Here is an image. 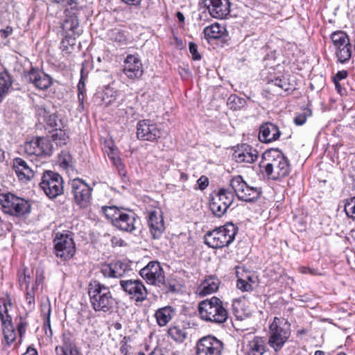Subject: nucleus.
Masks as SVG:
<instances>
[{"label":"nucleus","mask_w":355,"mask_h":355,"mask_svg":"<svg viewBox=\"0 0 355 355\" xmlns=\"http://www.w3.org/2000/svg\"><path fill=\"white\" fill-rule=\"evenodd\" d=\"M260 168L270 179L276 180L287 176L291 171L288 159L278 149L271 148L262 154Z\"/></svg>","instance_id":"f257e3e1"},{"label":"nucleus","mask_w":355,"mask_h":355,"mask_svg":"<svg viewBox=\"0 0 355 355\" xmlns=\"http://www.w3.org/2000/svg\"><path fill=\"white\" fill-rule=\"evenodd\" d=\"M87 293L91 306L96 312L110 313L113 310L115 299L108 286L92 280L88 284Z\"/></svg>","instance_id":"f03ea898"},{"label":"nucleus","mask_w":355,"mask_h":355,"mask_svg":"<svg viewBox=\"0 0 355 355\" xmlns=\"http://www.w3.org/2000/svg\"><path fill=\"white\" fill-rule=\"evenodd\" d=\"M101 211L113 226L119 230L132 232L137 228V216L130 210L116 206H103Z\"/></svg>","instance_id":"7ed1b4c3"},{"label":"nucleus","mask_w":355,"mask_h":355,"mask_svg":"<svg viewBox=\"0 0 355 355\" xmlns=\"http://www.w3.org/2000/svg\"><path fill=\"white\" fill-rule=\"evenodd\" d=\"M198 309L200 318L204 321L222 324L228 318V312L223 302L215 296L201 301Z\"/></svg>","instance_id":"20e7f679"},{"label":"nucleus","mask_w":355,"mask_h":355,"mask_svg":"<svg viewBox=\"0 0 355 355\" xmlns=\"http://www.w3.org/2000/svg\"><path fill=\"white\" fill-rule=\"evenodd\" d=\"M237 230V227L233 223H227L224 226L207 232L205 235V243L212 248L228 246L234 240Z\"/></svg>","instance_id":"39448f33"},{"label":"nucleus","mask_w":355,"mask_h":355,"mask_svg":"<svg viewBox=\"0 0 355 355\" xmlns=\"http://www.w3.org/2000/svg\"><path fill=\"white\" fill-rule=\"evenodd\" d=\"M290 336V324L285 319L275 317L269 327L268 345L275 352H278L282 348Z\"/></svg>","instance_id":"423d86ee"},{"label":"nucleus","mask_w":355,"mask_h":355,"mask_svg":"<svg viewBox=\"0 0 355 355\" xmlns=\"http://www.w3.org/2000/svg\"><path fill=\"white\" fill-rule=\"evenodd\" d=\"M0 205L4 213L15 216H21L31 212L30 202L12 193L0 194Z\"/></svg>","instance_id":"0eeeda50"},{"label":"nucleus","mask_w":355,"mask_h":355,"mask_svg":"<svg viewBox=\"0 0 355 355\" xmlns=\"http://www.w3.org/2000/svg\"><path fill=\"white\" fill-rule=\"evenodd\" d=\"M234 193L227 189L222 188L211 195L209 207L212 213L218 217L223 216L232 205Z\"/></svg>","instance_id":"6e6552de"},{"label":"nucleus","mask_w":355,"mask_h":355,"mask_svg":"<svg viewBox=\"0 0 355 355\" xmlns=\"http://www.w3.org/2000/svg\"><path fill=\"white\" fill-rule=\"evenodd\" d=\"M40 187L49 198H55L63 193V179L56 172L46 171L42 174Z\"/></svg>","instance_id":"1a4fd4ad"},{"label":"nucleus","mask_w":355,"mask_h":355,"mask_svg":"<svg viewBox=\"0 0 355 355\" xmlns=\"http://www.w3.org/2000/svg\"><path fill=\"white\" fill-rule=\"evenodd\" d=\"M234 194L243 201L252 202L257 200L261 191L259 188L249 185L241 175H235L230 181Z\"/></svg>","instance_id":"9d476101"},{"label":"nucleus","mask_w":355,"mask_h":355,"mask_svg":"<svg viewBox=\"0 0 355 355\" xmlns=\"http://www.w3.org/2000/svg\"><path fill=\"white\" fill-rule=\"evenodd\" d=\"M139 275L148 284L167 287L163 268L158 261H150L139 271Z\"/></svg>","instance_id":"9b49d317"},{"label":"nucleus","mask_w":355,"mask_h":355,"mask_svg":"<svg viewBox=\"0 0 355 355\" xmlns=\"http://www.w3.org/2000/svg\"><path fill=\"white\" fill-rule=\"evenodd\" d=\"M331 40L336 50L338 60L344 63L352 55L351 44L348 35L343 31H335L331 35Z\"/></svg>","instance_id":"f8f14e48"},{"label":"nucleus","mask_w":355,"mask_h":355,"mask_svg":"<svg viewBox=\"0 0 355 355\" xmlns=\"http://www.w3.org/2000/svg\"><path fill=\"white\" fill-rule=\"evenodd\" d=\"M71 191L74 202L80 208H86L90 205L92 189L85 181L80 178L73 180Z\"/></svg>","instance_id":"ddd939ff"},{"label":"nucleus","mask_w":355,"mask_h":355,"mask_svg":"<svg viewBox=\"0 0 355 355\" xmlns=\"http://www.w3.org/2000/svg\"><path fill=\"white\" fill-rule=\"evenodd\" d=\"M200 6L205 8L211 17L218 19H226L231 11L230 0H200Z\"/></svg>","instance_id":"4468645a"},{"label":"nucleus","mask_w":355,"mask_h":355,"mask_svg":"<svg viewBox=\"0 0 355 355\" xmlns=\"http://www.w3.org/2000/svg\"><path fill=\"white\" fill-rule=\"evenodd\" d=\"M121 289L129 295L130 298L137 302H142L146 300L148 291L139 279L120 280Z\"/></svg>","instance_id":"2eb2a0df"},{"label":"nucleus","mask_w":355,"mask_h":355,"mask_svg":"<svg viewBox=\"0 0 355 355\" xmlns=\"http://www.w3.org/2000/svg\"><path fill=\"white\" fill-rule=\"evenodd\" d=\"M55 254L62 261H66L74 255L76 252L75 243L71 236L68 234H57L54 239Z\"/></svg>","instance_id":"dca6fc26"},{"label":"nucleus","mask_w":355,"mask_h":355,"mask_svg":"<svg viewBox=\"0 0 355 355\" xmlns=\"http://www.w3.org/2000/svg\"><path fill=\"white\" fill-rule=\"evenodd\" d=\"M197 355H221L223 343L211 336L200 339L196 344Z\"/></svg>","instance_id":"f3484780"},{"label":"nucleus","mask_w":355,"mask_h":355,"mask_svg":"<svg viewBox=\"0 0 355 355\" xmlns=\"http://www.w3.org/2000/svg\"><path fill=\"white\" fill-rule=\"evenodd\" d=\"M162 135V130L157 124L150 120L144 119L137 123V136L139 139L153 141L159 138Z\"/></svg>","instance_id":"a211bd4d"},{"label":"nucleus","mask_w":355,"mask_h":355,"mask_svg":"<svg viewBox=\"0 0 355 355\" xmlns=\"http://www.w3.org/2000/svg\"><path fill=\"white\" fill-rule=\"evenodd\" d=\"M24 150L28 155H50L51 145L47 139L37 137L26 141L24 145Z\"/></svg>","instance_id":"6ab92c4d"},{"label":"nucleus","mask_w":355,"mask_h":355,"mask_svg":"<svg viewBox=\"0 0 355 355\" xmlns=\"http://www.w3.org/2000/svg\"><path fill=\"white\" fill-rule=\"evenodd\" d=\"M125 76L132 80L139 78L143 74V65L138 55H128L123 69Z\"/></svg>","instance_id":"aec40b11"},{"label":"nucleus","mask_w":355,"mask_h":355,"mask_svg":"<svg viewBox=\"0 0 355 355\" xmlns=\"http://www.w3.org/2000/svg\"><path fill=\"white\" fill-rule=\"evenodd\" d=\"M30 83L40 90H46L53 84L52 78L44 72L35 69H31L27 76Z\"/></svg>","instance_id":"412c9836"},{"label":"nucleus","mask_w":355,"mask_h":355,"mask_svg":"<svg viewBox=\"0 0 355 355\" xmlns=\"http://www.w3.org/2000/svg\"><path fill=\"white\" fill-rule=\"evenodd\" d=\"M148 224L153 239L160 238L165 230L161 213L155 210L150 211L148 215Z\"/></svg>","instance_id":"4be33fe9"},{"label":"nucleus","mask_w":355,"mask_h":355,"mask_svg":"<svg viewBox=\"0 0 355 355\" xmlns=\"http://www.w3.org/2000/svg\"><path fill=\"white\" fill-rule=\"evenodd\" d=\"M281 135L279 128L272 123L267 122L259 127V139L263 143L277 140Z\"/></svg>","instance_id":"5701e85b"},{"label":"nucleus","mask_w":355,"mask_h":355,"mask_svg":"<svg viewBox=\"0 0 355 355\" xmlns=\"http://www.w3.org/2000/svg\"><path fill=\"white\" fill-rule=\"evenodd\" d=\"M13 169L18 179L23 182H28L34 177L33 170L20 157L14 159Z\"/></svg>","instance_id":"b1692460"},{"label":"nucleus","mask_w":355,"mask_h":355,"mask_svg":"<svg viewBox=\"0 0 355 355\" xmlns=\"http://www.w3.org/2000/svg\"><path fill=\"white\" fill-rule=\"evenodd\" d=\"M234 157L238 163L252 164L258 157L257 149L248 145H243L234 153Z\"/></svg>","instance_id":"393cba45"},{"label":"nucleus","mask_w":355,"mask_h":355,"mask_svg":"<svg viewBox=\"0 0 355 355\" xmlns=\"http://www.w3.org/2000/svg\"><path fill=\"white\" fill-rule=\"evenodd\" d=\"M55 350L57 355H80L70 333L62 334V343L61 345L57 346Z\"/></svg>","instance_id":"a878e982"},{"label":"nucleus","mask_w":355,"mask_h":355,"mask_svg":"<svg viewBox=\"0 0 355 355\" xmlns=\"http://www.w3.org/2000/svg\"><path fill=\"white\" fill-rule=\"evenodd\" d=\"M104 151L112 162L113 166L117 168L119 174L121 175H125V166L122 163L117 148L114 144L105 146Z\"/></svg>","instance_id":"bb28decb"},{"label":"nucleus","mask_w":355,"mask_h":355,"mask_svg":"<svg viewBox=\"0 0 355 355\" xmlns=\"http://www.w3.org/2000/svg\"><path fill=\"white\" fill-rule=\"evenodd\" d=\"M246 355H263L266 351V341L260 336H254L245 348Z\"/></svg>","instance_id":"cd10ccee"},{"label":"nucleus","mask_w":355,"mask_h":355,"mask_svg":"<svg viewBox=\"0 0 355 355\" xmlns=\"http://www.w3.org/2000/svg\"><path fill=\"white\" fill-rule=\"evenodd\" d=\"M123 264L119 261L105 264L101 268V272L105 277L120 278L125 274Z\"/></svg>","instance_id":"c85d7f7f"},{"label":"nucleus","mask_w":355,"mask_h":355,"mask_svg":"<svg viewBox=\"0 0 355 355\" xmlns=\"http://www.w3.org/2000/svg\"><path fill=\"white\" fill-rule=\"evenodd\" d=\"M175 309L171 306L158 309L155 313L156 322L159 327H165L174 317Z\"/></svg>","instance_id":"c756f323"},{"label":"nucleus","mask_w":355,"mask_h":355,"mask_svg":"<svg viewBox=\"0 0 355 355\" xmlns=\"http://www.w3.org/2000/svg\"><path fill=\"white\" fill-rule=\"evenodd\" d=\"M219 284V279L214 276L206 278L198 288L199 295H207L216 292L218 288Z\"/></svg>","instance_id":"7c9ffc66"},{"label":"nucleus","mask_w":355,"mask_h":355,"mask_svg":"<svg viewBox=\"0 0 355 355\" xmlns=\"http://www.w3.org/2000/svg\"><path fill=\"white\" fill-rule=\"evenodd\" d=\"M73 10H65V18L62 24V28L65 31L75 32V30L79 25V21L77 15L75 12H72Z\"/></svg>","instance_id":"2f4dec72"},{"label":"nucleus","mask_w":355,"mask_h":355,"mask_svg":"<svg viewBox=\"0 0 355 355\" xmlns=\"http://www.w3.org/2000/svg\"><path fill=\"white\" fill-rule=\"evenodd\" d=\"M41 315L43 318V324L45 334L48 336H52L53 332L51 327V306L49 303L42 305Z\"/></svg>","instance_id":"473e14b6"},{"label":"nucleus","mask_w":355,"mask_h":355,"mask_svg":"<svg viewBox=\"0 0 355 355\" xmlns=\"http://www.w3.org/2000/svg\"><path fill=\"white\" fill-rule=\"evenodd\" d=\"M225 28L218 23H214L204 28V34L207 39H219L224 34Z\"/></svg>","instance_id":"72a5a7b5"},{"label":"nucleus","mask_w":355,"mask_h":355,"mask_svg":"<svg viewBox=\"0 0 355 355\" xmlns=\"http://www.w3.org/2000/svg\"><path fill=\"white\" fill-rule=\"evenodd\" d=\"M12 308V302L9 295L5 298L0 299V319L1 323L11 321V316L9 315V309Z\"/></svg>","instance_id":"f704fd0d"},{"label":"nucleus","mask_w":355,"mask_h":355,"mask_svg":"<svg viewBox=\"0 0 355 355\" xmlns=\"http://www.w3.org/2000/svg\"><path fill=\"white\" fill-rule=\"evenodd\" d=\"M3 333L5 340L8 346H10L17 338V334L12 324V320L2 323Z\"/></svg>","instance_id":"c9c22d12"},{"label":"nucleus","mask_w":355,"mask_h":355,"mask_svg":"<svg viewBox=\"0 0 355 355\" xmlns=\"http://www.w3.org/2000/svg\"><path fill=\"white\" fill-rule=\"evenodd\" d=\"M12 83L11 77L7 72L0 73V99H3Z\"/></svg>","instance_id":"e433bc0d"},{"label":"nucleus","mask_w":355,"mask_h":355,"mask_svg":"<svg viewBox=\"0 0 355 355\" xmlns=\"http://www.w3.org/2000/svg\"><path fill=\"white\" fill-rule=\"evenodd\" d=\"M87 79V73L85 72L84 67L80 71V78L78 84V98L80 106L83 107L84 94L85 92V82Z\"/></svg>","instance_id":"4c0bfd02"},{"label":"nucleus","mask_w":355,"mask_h":355,"mask_svg":"<svg viewBox=\"0 0 355 355\" xmlns=\"http://www.w3.org/2000/svg\"><path fill=\"white\" fill-rule=\"evenodd\" d=\"M169 336L178 343H182L187 338V332L183 328L178 326L171 327L168 329Z\"/></svg>","instance_id":"58836bf2"},{"label":"nucleus","mask_w":355,"mask_h":355,"mask_svg":"<svg viewBox=\"0 0 355 355\" xmlns=\"http://www.w3.org/2000/svg\"><path fill=\"white\" fill-rule=\"evenodd\" d=\"M58 161L61 167L65 169L73 168L74 160L71 155L67 151H62L59 155Z\"/></svg>","instance_id":"ea45409f"},{"label":"nucleus","mask_w":355,"mask_h":355,"mask_svg":"<svg viewBox=\"0 0 355 355\" xmlns=\"http://www.w3.org/2000/svg\"><path fill=\"white\" fill-rule=\"evenodd\" d=\"M245 100L243 98L232 94L228 98L227 105L231 110H237L243 107L245 105Z\"/></svg>","instance_id":"a19ab883"},{"label":"nucleus","mask_w":355,"mask_h":355,"mask_svg":"<svg viewBox=\"0 0 355 355\" xmlns=\"http://www.w3.org/2000/svg\"><path fill=\"white\" fill-rule=\"evenodd\" d=\"M268 85L272 87H276L280 90L288 92L293 89L291 84L285 78H275L268 81Z\"/></svg>","instance_id":"79ce46f5"},{"label":"nucleus","mask_w":355,"mask_h":355,"mask_svg":"<svg viewBox=\"0 0 355 355\" xmlns=\"http://www.w3.org/2000/svg\"><path fill=\"white\" fill-rule=\"evenodd\" d=\"M110 39L121 44L127 43L128 39L123 32L119 29L111 30L109 33Z\"/></svg>","instance_id":"37998d69"},{"label":"nucleus","mask_w":355,"mask_h":355,"mask_svg":"<svg viewBox=\"0 0 355 355\" xmlns=\"http://www.w3.org/2000/svg\"><path fill=\"white\" fill-rule=\"evenodd\" d=\"M53 140L58 145L65 144L69 139V136L64 130L61 129L56 130V132L52 135Z\"/></svg>","instance_id":"c03bdc74"},{"label":"nucleus","mask_w":355,"mask_h":355,"mask_svg":"<svg viewBox=\"0 0 355 355\" xmlns=\"http://www.w3.org/2000/svg\"><path fill=\"white\" fill-rule=\"evenodd\" d=\"M344 210L349 218L355 219V196L346 201Z\"/></svg>","instance_id":"a18cd8bd"},{"label":"nucleus","mask_w":355,"mask_h":355,"mask_svg":"<svg viewBox=\"0 0 355 355\" xmlns=\"http://www.w3.org/2000/svg\"><path fill=\"white\" fill-rule=\"evenodd\" d=\"M31 281V275L27 272L26 269L19 272V282L21 287L24 286L25 288H29Z\"/></svg>","instance_id":"49530a36"},{"label":"nucleus","mask_w":355,"mask_h":355,"mask_svg":"<svg viewBox=\"0 0 355 355\" xmlns=\"http://www.w3.org/2000/svg\"><path fill=\"white\" fill-rule=\"evenodd\" d=\"M236 273L238 277L236 284L237 288L242 291H250L252 290V285L247 282L246 279L239 276V271H237Z\"/></svg>","instance_id":"de8ad7c7"},{"label":"nucleus","mask_w":355,"mask_h":355,"mask_svg":"<svg viewBox=\"0 0 355 355\" xmlns=\"http://www.w3.org/2000/svg\"><path fill=\"white\" fill-rule=\"evenodd\" d=\"M35 295L34 286L26 288V300L30 309H33L35 306Z\"/></svg>","instance_id":"09e8293b"},{"label":"nucleus","mask_w":355,"mask_h":355,"mask_svg":"<svg viewBox=\"0 0 355 355\" xmlns=\"http://www.w3.org/2000/svg\"><path fill=\"white\" fill-rule=\"evenodd\" d=\"M311 114V110L306 109V110H304L303 112L297 114L295 116L293 121L295 125H302L306 122L307 117L309 116H310Z\"/></svg>","instance_id":"8fccbe9b"},{"label":"nucleus","mask_w":355,"mask_h":355,"mask_svg":"<svg viewBox=\"0 0 355 355\" xmlns=\"http://www.w3.org/2000/svg\"><path fill=\"white\" fill-rule=\"evenodd\" d=\"M42 122L46 123L51 128H57L58 126L57 116L54 114H49L47 117L44 118Z\"/></svg>","instance_id":"3c124183"},{"label":"nucleus","mask_w":355,"mask_h":355,"mask_svg":"<svg viewBox=\"0 0 355 355\" xmlns=\"http://www.w3.org/2000/svg\"><path fill=\"white\" fill-rule=\"evenodd\" d=\"M189 51L192 55L193 59L194 60H200L201 58L200 55L198 52V46L196 44L193 42L189 43Z\"/></svg>","instance_id":"603ef678"},{"label":"nucleus","mask_w":355,"mask_h":355,"mask_svg":"<svg viewBox=\"0 0 355 355\" xmlns=\"http://www.w3.org/2000/svg\"><path fill=\"white\" fill-rule=\"evenodd\" d=\"M197 184L200 190H204L209 185V179L206 176L202 175L198 180Z\"/></svg>","instance_id":"864d4df0"},{"label":"nucleus","mask_w":355,"mask_h":355,"mask_svg":"<svg viewBox=\"0 0 355 355\" xmlns=\"http://www.w3.org/2000/svg\"><path fill=\"white\" fill-rule=\"evenodd\" d=\"M27 326V322L22 320L21 318L19 319V322L17 324V330L19 334V336L21 338L24 334L26 331V328Z\"/></svg>","instance_id":"5fc2aeb1"},{"label":"nucleus","mask_w":355,"mask_h":355,"mask_svg":"<svg viewBox=\"0 0 355 355\" xmlns=\"http://www.w3.org/2000/svg\"><path fill=\"white\" fill-rule=\"evenodd\" d=\"M49 114V112H47V110L43 107H39L37 109V114L40 117V121H42L44 120V118L47 117V115Z\"/></svg>","instance_id":"6e6d98bb"},{"label":"nucleus","mask_w":355,"mask_h":355,"mask_svg":"<svg viewBox=\"0 0 355 355\" xmlns=\"http://www.w3.org/2000/svg\"><path fill=\"white\" fill-rule=\"evenodd\" d=\"M77 0H55L57 3H66L71 6V10H76Z\"/></svg>","instance_id":"4d7b16f0"},{"label":"nucleus","mask_w":355,"mask_h":355,"mask_svg":"<svg viewBox=\"0 0 355 355\" xmlns=\"http://www.w3.org/2000/svg\"><path fill=\"white\" fill-rule=\"evenodd\" d=\"M241 277L246 279L247 282L250 283L252 285L256 282L257 277L254 274L251 275L250 272H246Z\"/></svg>","instance_id":"13d9d810"},{"label":"nucleus","mask_w":355,"mask_h":355,"mask_svg":"<svg viewBox=\"0 0 355 355\" xmlns=\"http://www.w3.org/2000/svg\"><path fill=\"white\" fill-rule=\"evenodd\" d=\"M12 33V28L11 26H6L5 28L0 31L1 36L3 38H6Z\"/></svg>","instance_id":"bf43d9fd"},{"label":"nucleus","mask_w":355,"mask_h":355,"mask_svg":"<svg viewBox=\"0 0 355 355\" xmlns=\"http://www.w3.org/2000/svg\"><path fill=\"white\" fill-rule=\"evenodd\" d=\"M111 243L113 246H123L125 245V241L117 236H113L111 239Z\"/></svg>","instance_id":"052dcab7"},{"label":"nucleus","mask_w":355,"mask_h":355,"mask_svg":"<svg viewBox=\"0 0 355 355\" xmlns=\"http://www.w3.org/2000/svg\"><path fill=\"white\" fill-rule=\"evenodd\" d=\"M130 349H131V347L129 345H128L126 343H124L121 345L120 351H121V354H123V355H134L130 352Z\"/></svg>","instance_id":"680f3d73"},{"label":"nucleus","mask_w":355,"mask_h":355,"mask_svg":"<svg viewBox=\"0 0 355 355\" xmlns=\"http://www.w3.org/2000/svg\"><path fill=\"white\" fill-rule=\"evenodd\" d=\"M347 76V72L345 70L338 71L335 77L334 78V81H338L342 80L343 79H345Z\"/></svg>","instance_id":"e2e57ef3"},{"label":"nucleus","mask_w":355,"mask_h":355,"mask_svg":"<svg viewBox=\"0 0 355 355\" xmlns=\"http://www.w3.org/2000/svg\"><path fill=\"white\" fill-rule=\"evenodd\" d=\"M128 5L138 6L141 3V0H121Z\"/></svg>","instance_id":"0e129e2a"},{"label":"nucleus","mask_w":355,"mask_h":355,"mask_svg":"<svg viewBox=\"0 0 355 355\" xmlns=\"http://www.w3.org/2000/svg\"><path fill=\"white\" fill-rule=\"evenodd\" d=\"M167 287H162L163 289H165L166 291L175 292L176 290L175 286L172 285L168 282H166Z\"/></svg>","instance_id":"69168bd1"},{"label":"nucleus","mask_w":355,"mask_h":355,"mask_svg":"<svg viewBox=\"0 0 355 355\" xmlns=\"http://www.w3.org/2000/svg\"><path fill=\"white\" fill-rule=\"evenodd\" d=\"M334 83L335 84V87H336V90L338 91V92L340 93V94H342L343 89H342V87H341L340 83L338 81H334Z\"/></svg>","instance_id":"338daca9"},{"label":"nucleus","mask_w":355,"mask_h":355,"mask_svg":"<svg viewBox=\"0 0 355 355\" xmlns=\"http://www.w3.org/2000/svg\"><path fill=\"white\" fill-rule=\"evenodd\" d=\"M27 352L29 353L30 355H37V352L35 348H28Z\"/></svg>","instance_id":"774afa93"}]
</instances>
